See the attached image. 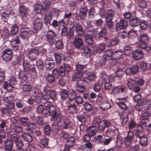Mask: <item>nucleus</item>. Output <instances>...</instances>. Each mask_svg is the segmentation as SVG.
Returning a JSON list of instances; mask_svg holds the SVG:
<instances>
[{
	"label": "nucleus",
	"mask_w": 151,
	"mask_h": 151,
	"mask_svg": "<svg viewBox=\"0 0 151 151\" xmlns=\"http://www.w3.org/2000/svg\"><path fill=\"white\" fill-rule=\"evenodd\" d=\"M82 71H76L73 75L72 81L75 84L76 89L79 93H82L86 90L85 87L87 82L84 79H80L82 76Z\"/></svg>",
	"instance_id": "1"
},
{
	"label": "nucleus",
	"mask_w": 151,
	"mask_h": 151,
	"mask_svg": "<svg viewBox=\"0 0 151 151\" xmlns=\"http://www.w3.org/2000/svg\"><path fill=\"white\" fill-rule=\"evenodd\" d=\"M127 85L129 89L135 93H138L140 90V87L136 84L135 81L132 79H129L127 82Z\"/></svg>",
	"instance_id": "2"
},
{
	"label": "nucleus",
	"mask_w": 151,
	"mask_h": 151,
	"mask_svg": "<svg viewBox=\"0 0 151 151\" xmlns=\"http://www.w3.org/2000/svg\"><path fill=\"white\" fill-rule=\"evenodd\" d=\"M134 137L133 131H129L128 132L127 136L124 138V143L126 147H129L132 145V141Z\"/></svg>",
	"instance_id": "3"
},
{
	"label": "nucleus",
	"mask_w": 151,
	"mask_h": 151,
	"mask_svg": "<svg viewBox=\"0 0 151 151\" xmlns=\"http://www.w3.org/2000/svg\"><path fill=\"white\" fill-rule=\"evenodd\" d=\"M12 51L10 49L5 50L2 53V58L6 62H8L11 60L12 55Z\"/></svg>",
	"instance_id": "4"
},
{
	"label": "nucleus",
	"mask_w": 151,
	"mask_h": 151,
	"mask_svg": "<svg viewBox=\"0 0 151 151\" xmlns=\"http://www.w3.org/2000/svg\"><path fill=\"white\" fill-rule=\"evenodd\" d=\"M73 43L75 48L79 50H82L83 46H84V42L83 39L79 37L74 38Z\"/></svg>",
	"instance_id": "5"
},
{
	"label": "nucleus",
	"mask_w": 151,
	"mask_h": 151,
	"mask_svg": "<svg viewBox=\"0 0 151 151\" xmlns=\"http://www.w3.org/2000/svg\"><path fill=\"white\" fill-rule=\"evenodd\" d=\"M33 23V31L34 33H37L41 29L43 23L41 19H36L34 21Z\"/></svg>",
	"instance_id": "6"
},
{
	"label": "nucleus",
	"mask_w": 151,
	"mask_h": 151,
	"mask_svg": "<svg viewBox=\"0 0 151 151\" xmlns=\"http://www.w3.org/2000/svg\"><path fill=\"white\" fill-rule=\"evenodd\" d=\"M128 25V21L124 18H121L119 23L116 24V30H118L119 29H124L127 27Z\"/></svg>",
	"instance_id": "7"
},
{
	"label": "nucleus",
	"mask_w": 151,
	"mask_h": 151,
	"mask_svg": "<svg viewBox=\"0 0 151 151\" xmlns=\"http://www.w3.org/2000/svg\"><path fill=\"white\" fill-rule=\"evenodd\" d=\"M110 124L108 120H103L100 121L98 125V129L99 132H102L106 127H109Z\"/></svg>",
	"instance_id": "8"
},
{
	"label": "nucleus",
	"mask_w": 151,
	"mask_h": 151,
	"mask_svg": "<svg viewBox=\"0 0 151 151\" xmlns=\"http://www.w3.org/2000/svg\"><path fill=\"white\" fill-rule=\"evenodd\" d=\"M56 36L55 33L52 30H50L47 32L46 37L47 41L50 44H52L54 43Z\"/></svg>",
	"instance_id": "9"
},
{
	"label": "nucleus",
	"mask_w": 151,
	"mask_h": 151,
	"mask_svg": "<svg viewBox=\"0 0 151 151\" xmlns=\"http://www.w3.org/2000/svg\"><path fill=\"white\" fill-rule=\"evenodd\" d=\"M71 71V68L69 64L65 63L63 66L61 65L60 67V76H64L65 75V72H69Z\"/></svg>",
	"instance_id": "10"
},
{
	"label": "nucleus",
	"mask_w": 151,
	"mask_h": 151,
	"mask_svg": "<svg viewBox=\"0 0 151 151\" xmlns=\"http://www.w3.org/2000/svg\"><path fill=\"white\" fill-rule=\"evenodd\" d=\"M139 68L137 64L133 65L131 68H127L125 70L127 75H131L135 74L138 72Z\"/></svg>",
	"instance_id": "11"
},
{
	"label": "nucleus",
	"mask_w": 151,
	"mask_h": 151,
	"mask_svg": "<svg viewBox=\"0 0 151 151\" xmlns=\"http://www.w3.org/2000/svg\"><path fill=\"white\" fill-rule=\"evenodd\" d=\"M40 54L39 51L37 49H33L30 51L28 54V57L30 60H35L38 58Z\"/></svg>",
	"instance_id": "12"
},
{
	"label": "nucleus",
	"mask_w": 151,
	"mask_h": 151,
	"mask_svg": "<svg viewBox=\"0 0 151 151\" xmlns=\"http://www.w3.org/2000/svg\"><path fill=\"white\" fill-rule=\"evenodd\" d=\"M68 29L64 27L62 28L61 34L62 36H66L67 38H70L74 35V32L72 30H67Z\"/></svg>",
	"instance_id": "13"
},
{
	"label": "nucleus",
	"mask_w": 151,
	"mask_h": 151,
	"mask_svg": "<svg viewBox=\"0 0 151 151\" xmlns=\"http://www.w3.org/2000/svg\"><path fill=\"white\" fill-rule=\"evenodd\" d=\"M29 9L23 4H21L19 7V11L21 16L23 17H27L29 11Z\"/></svg>",
	"instance_id": "14"
},
{
	"label": "nucleus",
	"mask_w": 151,
	"mask_h": 151,
	"mask_svg": "<svg viewBox=\"0 0 151 151\" xmlns=\"http://www.w3.org/2000/svg\"><path fill=\"white\" fill-rule=\"evenodd\" d=\"M21 136L24 140L27 142H30L33 140V137L31 132H24L22 134Z\"/></svg>",
	"instance_id": "15"
},
{
	"label": "nucleus",
	"mask_w": 151,
	"mask_h": 151,
	"mask_svg": "<svg viewBox=\"0 0 151 151\" xmlns=\"http://www.w3.org/2000/svg\"><path fill=\"white\" fill-rule=\"evenodd\" d=\"M79 17L81 19H85L87 13L88 9L86 6H81L79 10Z\"/></svg>",
	"instance_id": "16"
},
{
	"label": "nucleus",
	"mask_w": 151,
	"mask_h": 151,
	"mask_svg": "<svg viewBox=\"0 0 151 151\" xmlns=\"http://www.w3.org/2000/svg\"><path fill=\"white\" fill-rule=\"evenodd\" d=\"M75 29L76 32L78 36H81L84 34L83 30L82 25L80 23H75Z\"/></svg>",
	"instance_id": "17"
},
{
	"label": "nucleus",
	"mask_w": 151,
	"mask_h": 151,
	"mask_svg": "<svg viewBox=\"0 0 151 151\" xmlns=\"http://www.w3.org/2000/svg\"><path fill=\"white\" fill-rule=\"evenodd\" d=\"M143 52L140 50H137L133 52L132 57L135 60H138L143 58Z\"/></svg>",
	"instance_id": "18"
},
{
	"label": "nucleus",
	"mask_w": 151,
	"mask_h": 151,
	"mask_svg": "<svg viewBox=\"0 0 151 151\" xmlns=\"http://www.w3.org/2000/svg\"><path fill=\"white\" fill-rule=\"evenodd\" d=\"M129 113H119L120 116V119L122 122L121 123L123 126H125L128 122L129 119L128 114Z\"/></svg>",
	"instance_id": "19"
},
{
	"label": "nucleus",
	"mask_w": 151,
	"mask_h": 151,
	"mask_svg": "<svg viewBox=\"0 0 151 151\" xmlns=\"http://www.w3.org/2000/svg\"><path fill=\"white\" fill-rule=\"evenodd\" d=\"M63 127L64 129L69 128L70 129H73V124L72 122H70L69 120L67 117H65L63 119Z\"/></svg>",
	"instance_id": "20"
},
{
	"label": "nucleus",
	"mask_w": 151,
	"mask_h": 151,
	"mask_svg": "<svg viewBox=\"0 0 151 151\" xmlns=\"http://www.w3.org/2000/svg\"><path fill=\"white\" fill-rule=\"evenodd\" d=\"M129 22L130 25L132 27H136L140 23L139 18L136 16L132 17L129 20Z\"/></svg>",
	"instance_id": "21"
},
{
	"label": "nucleus",
	"mask_w": 151,
	"mask_h": 151,
	"mask_svg": "<svg viewBox=\"0 0 151 151\" xmlns=\"http://www.w3.org/2000/svg\"><path fill=\"white\" fill-rule=\"evenodd\" d=\"M21 84L22 86V89L24 91L29 92L32 90V87L31 84L23 82L21 83Z\"/></svg>",
	"instance_id": "22"
},
{
	"label": "nucleus",
	"mask_w": 151,
	"mask_h": 151,
	"mask_svg": "<svg viewBox=\"0 0 151 151\" xmlns=\"http://www.w3.org/2000/svg\"><path fill=\"white\" fill-rule=\"evenodd\" d=\"M30 122V120L27 116H21L20 118V123L24 127H27L29 125Z\"/></svg>",
	"instance_id": "23"
},
{
	"label": "nucleus",
	"mask_w": 151,
	"mask_h": 151,
	"mask_svg": "<svg viewBox=\"0 0 151 151\" xmlns=\"http://www.w3.org/2000/svg\"><path fill=\"white\" fill-rule=\"evenodd\" d=\"M11 13L12 12L10 10H6L1 13L2 20L5 22L7 21L9 18V16L11 15Z\"/></svg>",
	"instance_id": "24"
},
{
	"label": "nucleus",
	"mask_w": 151,
	"mask_h": 151,
	"mask_svg": "<svg viewBox=\"0 0 151 151\" xmlns=\"http://www.w3.org/2000/svg\"><path fill=\"white\" fill-rule=\"evenodd\" d=\"M124 67V66H123V64H120L119 67L117 68L116 71V75L118 77H122L125 74V72L123 70Z\"/></svg>",
	"instance_id": "25"
},
{
	"label": "nucleus",
	"mask_w": 151,
	"mask_h": 151,
	"mask_svg": "<svg viewBox=\"0 0 151 151\" xmlns=\"http://www.w3.org/2000/svg\"><path fill=\"white\" fill-rule=\"evenodd\" d=\"M4 149L5 151H11L13 148V144L11 141L7 140L4 142Z\"/></svg>",
	"instance_id": "26"
},
{
	"label": "nucleus",
	"mask_w": 151,
	"mask_h": 151,
	"mask_svg": "<svg viewBox=\"0 0 151 151\" xmlns=\"http://www.w3.org/2000/svg\"><path fill=\"white\" fill-rule=\"evenodd\" d=\"M128 124L129 129L130 130L133 129L135 127L137 126V128L142 129L143 128L142 127L141 125H138L135 122V120L133 119H131L129 122Z\"/></svg>",
	"instance_id": "27"
},
{
	"label": "nucleus",
	"mask_w": 151,
	"mask_h": 151,
	"mask_svg": "<svg viewBox=\"0 0 151 151\" xmlns=\"http://www.w3.org/2000/svg\"><path fill=\"white\" fill-rule=\"evenodd\" d=\"M75 138L73 137H70L65 143V147L70 148L75 144Z\"/></svg>",
	"instance_id": "28"
},
{
	"label": "nucleus",
	"mask_w": 151,
	"mask_h": 151,
	"mask_svg": "<svg viewBox=\"0 0 151 151\" xmlns=\"http://www.w3.org/2000/svg\"><path fill=\"white\" fill-rule=\"evenodd\" d=\"M106 137L112 138L116 135V132L114 127H111L108 129L106 132Z\"/></svg>",
	"instance_id": "29"
},
{
	"label": "nucleus",
	"mask_w": 151,
	"mask_h": 151,
	"mask_svg": "<svg viewBox=\"0 0 151 151\" xmlns=\"http://www.w3.org/2000/svg\"><path fill=\"white\" fill-rule=\"evenodd\" d=\"M70 101L69 102L70 105L68 108V112L71 114H74L76 113L77 111V107L75 104H70Z\"/></svg>",
	"instance_id": "30"
},
{
	"label": "nucleus",
	"mask_w": 151,
	"mask_h": 151,
	"mask_svg": "<svg viewBox=\"0 0 151 151\" xmlns=\"http://www.w3.org/2000/svg\"><path fill=\"white\" fill-rule=\"evenodd\" d=\"M11 34L9 31L6 28H4L2 30L1 37L5 40H8Z\"/></svg>",
	"instance_id": "31"
},
{
	"label": "nucleus",
	"mask_w": 151,
	"mask_h": 151,
	"mask_svg": "<svg viewBox=\"0 0 151 151\" xmlns=\"http://www.w3.org/2000/svg\"><path fill=\"white\" fill-rule=\"evenodd\" d=\"M113 52L112 51L110 50H109L104 52L103 56L107 59L108 60L111 62V59L113 58Z\"/></svg>",
	"instance_id": "32"
},
{
	"label": "nucleus",
	"mask_w": 151,
	"mask_h": 151,
	"mask_svg": "<svg viewBox=\"0 0 151 151\" xmlns=\"http://www.w3.org/2000/svg\"><path fill=\"white\" fill-rule=\"evenodd\" d=\"M138 140L141 146L145 147L148 144V139L146 136H145Z\"/></svg>",
	"instance_id": "33"
},
{
	"label": "nucleus",
	"mask_w": 151,
	"mask_h": 151,
	"mask_svg": "<svg viewBox=\"0 0 151 151\" xmlns=\"http://www.w3.org/2000/svg\"><path fill=\"white\" fill-rule=\"evenodd\" d=\"M76 97V93L74 90L71 89L69 90L68 98L70 101L74 100Z\"/></svg>",
	"instance_id": "34"
},
{
	"label": "nucleus",
	"mask_w": 151,
	"mask_h": 151,
	"mask_svg": "<svg viewBox=\"0 0 151 151\" xmlns=\"http://www.w3.org/2000/svg\"><path fill=\"white\" fill-rule=\"evenodd\" d=\"M118 105L121 109L123 110V113L125 114L129 113L130 112L129 108L127 106L124 102H120L118 103Z\"/></svg>",
	"instance_id": "35"
},
{
	"label": "nucleus",
	"mask_w": 151,
	"mask_h": 151,
	"mask_svg": "<svg viewBox=\"0 0 151 151\" xmlns=\"http://www.w3.org/2000/svg\"><path fill=\"white\" fill-rule=\"evenodd\" d=\"M137 47L138 48H140L142 49H146L148 48L147 50H151V48L149 47H148L147 44V42H140L139 41L137 44Z\"/></svg>",
	"instance_id": "36"
},
{
	"label": "nucleus",
	"mask_w": 151,
	"mask_h": 151,
	"mask_svg": "<svg viewBox=\"0 0 151 151\" xmlns=\"http://www.w3.org/2000/svg\"><path fill=\"white\" fill-rule=\"evenodd\" d=\"M123 54V52H121L119 51H115L113 53V58L114 59L112 61V62L114 61H115V60H119L121 58Z\"/></svg>",
	"instance_id": "37"
},
{
	"label": "nucleus",
	"mask_w": 151,
	"mask_h": 151,
	"mask_svg": "<svg viewBox=\"0 0 151 151\" xmlns=\"http://www.w3.org/2000/svg\"><path fill=\"white\" fill-rule=\"evenodd\" d=\"M24 57L23 55L20 54L18 55L15 59L14 62L15 65L22 64L24 62Z\"/></svg>",
	"instance_id": "38"
},
{
	"label": "nucleus",
	"mask_w": 151,
	"mask_h": 151,
	"mask_svg": "<svg viewBox=\"0 0 151 151\" xmlns=\"http://www.w3.org/2000/svg\"><path fill=\"white\" fill-rule=\"evenodd\" d=\"M62 119V117L59 113H58L55 116L51 118V120L54 121L57 124L60 122Z\"/></svg>",
	"instance_id": "39"
},
{
	"label": "nucleus",
	"mask_w": 151,
	"mask_h": 151,
	"mask_svg": "<svg viewBox=\"0 0 151 151\" xmlns=\"http://www.w3.org/2000/svg\"><path fill=\"white\" fill-rule=\"evenodd\" d=\"M29 125L27 126V128L26 129V130L27 132L32 133L34 131L37 127V125L34 122H30L29 123Z\"/></svg>",
	"instance_id": "40"
},
{
	"label": "nucleus",
	"mask_w": 151,
	"mask_h": 151,
	"mask_svg": "<svg viewBox=\"0 0 151 151\" xmlns=\"http://www.w3.org/2000/svg\"><path fill=\"white\" fill-rule=\"evenodd\" d=\"M88 114L86 112H85L83 114L78 115L77 116V118L79 121L84 122L86 121V117L88 116Z\"/></svg>",
	"instance_id": "41"
},
{
	"label": "nucleus",
	"mask_w": 151,
	"mask_h": 151,
	"mask_svg": "<svg viewBox=\"0 0 151 151\" xmlns=\"http://www.w3.org/2000/svg\"><path fill=\"white\" fill-rule=\"evenodd\" d=\"M139 129L136 128L135 130V135L138 140L145 136L143 131Z\"/></svg>",
	"instance_id": "42"
},
{
	"label": "nucleus",
	"mask_w": 151,
	"mask_h": 151,
	"mask_svg": "<svg viewBox=\"0 0 151 151\" xmlns=\"http://www.w3.org/2000/svg\"><path fill=\"white\" fill-rule=\"evenodd\" d=\"M149 38L147 35L144 33L141 34L138 37V41L147 42Z\"/></svg>",
	"instance_id": "43"
},
{
	"label": "nucleus",
	"mask_w": 151,
	"mask_h": 151,
	"mask_svg": "<svg viewBox=\"0 0 151 151\" xmlns=\"http://www.w3.org/2000/svg\"><path fill=\"white\" fill-rule=\"evenodd\" d=\"M113 19L108 17L105 18V24L109 29H111L113 27L114 22L112 21Z\"/></svg>",
	"instance_id": "44"
},
{
	"label": "nucleus",
	"mask_w": 151,
	"mask_h": 151,
	"mask_svg": "<svg viewBox=\"0 0 151 151\" xmlns=\"http://www.w3.org/2000/svg\"><path fill=\"white\" fill-rule=\"evenodd\" d=\"M69 92L65 89H61L59 92L60 95L62 99L64 100L68 97Z\"/></svg>",
	"instance_id": "45"
},
{
	"label": "nucleus",
	"mask_w": 151,
	"mask_h": 151,
	"mask_svg": "<svg viewBox=\"0 0 151 151\" xmlns=\"http://www.w3.org/2000/svg\"><path fill=\"white\" fill-rule=\"evenodd\" d=\"M49 114L50 116H54L58 113L56 112V108L54 106H49Z\"/></svg>",
	"instance_id": "46"
},
{
	"label": "nucleus",
	"mask_w": 151,
	"mask_h": 151,
	"mask_svg": "<svg viewBox=\"0 0 151 151\" xmlns=\"http://www.w3.org/2000/svg\"><path fill=\"white\" fill-rule=\"evenodd\" d=\"M34 11L36 14H40L41 13V10L43 9V7L39 3H37L34 5Z\"/></svg>",
	"instance_id": "47"
},
{
	"label": "nucleus",
	"mask_w": 151,
	"mask_h": 151,
	"mask_svg": "<svg viewBox=\"0 0 151 151\" xmlns=\"http://www.w3.org/2000/svg\"><path fill=\"white\" fill-rule=\"evenodd\" d=\"M137 30L134 29H132L129 31L128 35L129 39L132 40L135 39L137 36Z\"/></svg>",
	"instance_id": "48"
},
{
	"label": "nucleus",
	"mask_w": 151,
	"mask_h": 151,
	"mask_svg": "<svg viewBox=\"0 0 151 151\" xmlns=\"http://www.w3.org/2000/svg\"><path fill=\"white\" fill-rule=\"evenodd\" d=\"M30 30H26L22 31L21 32L20 35L21 37L23 39H26L29 37L30 36Z\"/></svg>",
	"instance_id": "49"
},
{
	"label": "nucleus",
	"mask_w": 151,
	"mask_h": 151,
	"mask_svg": "<svg viewBox=\"0 0 151 151\" xmlns=\"http://www.w3.org/2000/svg\"><path fill=\"white\" fill-rule=\"evenodd\" d=\"M119 42V40L117 37L113 38L110 40L108 43L107 46L110 47L118 44Z\"/></svg>",
	"instance_id": "50"
},
{
	"label": "nucleus",
	"mask_w": 151,
	"mask_h": 151,
	"mask_svg": "<svg viewBox=\"0 0 151 151\" xmlns=\"http://www.w3.org/2000/svg\"><path fill=\"white\" fill-rule=\"evenodd\" d=\"M18 25L17 24H14L12 25L10 31L11 35H15L18 30Z\"/></svg>",
	"instance_id": "51"
},
{
	"label": "nucleus",
	"mask_w": 151,
	"mask_h": 151,
	"mask_svg": "<svg viewBox=\"0 0 151 151\" xmlns=\"http://www.w3.org/2000/svg\"><path fill=\"white\" fill-rule=\"evenodd\" d=\"M14 99V96L11 95L5 94L3 98V100L6 102L9 103L12 102Z\"/></svg>",
	"instance_id": "52"
},
{
	"label": "nucleus",
	"mask_w": 151,
	"mask_h": 151,
	"mask_svg": "<svg viewBox=\"0 0 151 151\" xmlns=\"http://www.w3.org/2000/svg\"><path fill=\"white\" fill-rule=\"evenodd\" d=\"M107 32V30L106 27H103L101 28V30L98 33V38H102L105 36Z\"/></svg>",
	"instance_id": "53"
},
{
	"label": "nucleus",
	"mask_w": 151,
	"mask_h": 151,
	"mask_svg": "<svg viewBox=\"0 0 151 151\" xmlns=\"http://www.w3.org/2000/svg\"><path fill=\"white\" fill-rule=\"evenodd\" d=\"M3 87L4 89H6L9 92L12 91L14 89L12 85L9 84L6 81L4 82Z\"/></svg>",
	"instance_id": "54"
},
{
	"label": "nucleus",
	"mask_w": 151,
	"mask_h": 151,
	"mask_svg": "<svg viewBox=\"0 0 151 151\" xmlns=\"http://www.w3.org/2000/svg\"><path fill=\"white\" fill-rule=\"evenodd\" d=\"M134 51L129 46H127L124 48V54L127 56H130L133 54Z\"/></svg>",
	"instance_id": "55"
},
{
	"label": "nucleus",
	"mask_w": 151,
	"mask_h": 151,
	"mask_svg": "<svg viewBox=\"0 0 151 151\" xmlns=\"http://www.w3.org/2000/svg\"><path fill=\"white\" fill-rule=\"evenodd\" d=\"M88 14L89 18H93L96 15V9L93 7L91 8L88 10Z\"/></svg>",
	"instance_id": "56"
},
{
	"label": "nucleus",
	"mask_w": 151,
	"mask_h": 151,
	"mask_svg": "<svg viewBox=\"0 0 151 151\" xmlns=\"http://www.w3.org/2000/svg\"><path fill=\"white\" fill-rule=\"evenodd\" d=\"M41 41L40 37L36 36L31 37V43L32 45H37Z\"/></svg>",
	"instance_id": "57"
},
{
	"label": "nucleus",
	"mask_w": 151,
	"mask_h": 151,
	"mask_svg": "<svg viewBox=\"0 0 151 151\" xmlns=\"http://www.w3.org/2000/svg\"><path fill=\"white\" fill-rule=\"evenodd\" d=\"M19 78L21 81H26L28 78L27 74L24 72H21L19 73Z\"/></svg>",
	"instance_id": "58"
},
{
	"label": "nucleus",
	"mask_w": 151,
	"mask_h": 151,
	"mask_svg": "<svg viewBox=\"0 0 151 151\" xmlns=\"http://www.w3.org/2000/svg\"><path fill=\"white\" fill-rule=\"evenodd\" d=\"M49 140L47 138H43L40 139L39 146L42 148L47 146L48 145Z\"/></svg>",
	"instance_id": "59"
},
{
	"label": "nucleus",
	"mask_w": 151,
	"mask_h": 151,
	"mask_svg": "<svg viewBox=\"0 0 151 151\" xmlns=\"http://www.w3.org/2000/svg\"><path fill=\"white\" fill-rule=\"evenodd\" d=\"M47 81L50 83H54L55 81V77L51 74L48 73L46 76Z\"/></svg>",
	"instance_id": "60"
},
{
	"label": "nucleus",
	"mask_w": 151,
	"mask_h": 151,
	"mask_svg": "<svg viewBox=\"0 0 151 151\" xmlns=\"http://www.w3.org/2000/svg\"><path fill=\"white\" fill-rule=\"evenodd\" d=\"M115 11L111 9H109L107 11V14L106 17L113 19L114 16Z\"/></svg>",
	"instance_id": "61"
},
{
	"label": "nucleus",
	"mask_w": 151,
	"mask_h": 151,
	"mask_svg": "<svg viewBox=\"0 0 151 151\" xmlns=\"http://www.w3.org/2000/svg\"><path fill=\"white\" fill-rule=\"evenodd\" d=\"M36 63L37 67L38 70H42L45 66L44 62L42 60H40L37 61Z\"/></svg>",
	"instance_id": "62"
},
{
	"label": "nucleus",
	"mask_w": 151,
	"mask_h": 151,
	"mask_svg": "<svg viewBox=\"0 0 151 151\" xmlns=\"http://www.w3.org/2000/svg\"><path fill=\"white\" fill-rule=\"evenodd\" d=\"M144 101L137 103L135 106V108L138 111H142L143 108V105L144 104Z\"/></svg>",
	"instance_id": "63"
},
{
	"label": "nucleus",
	"mask_w": 151,
	"mask_h": 151,
	"mask_svg": "<svg viewBox=\"0 0 151 151\" xmlns=\"http://www.w3.org/2000/svg\"><path fill=\"white\" fill-rule=\"evenodd\" d=\"M45 67L47 70H50L52 69L54 66V61H52V62H46L45 63Z\"/></svg>",
	"instance_id": "64"
}]
</instances>
